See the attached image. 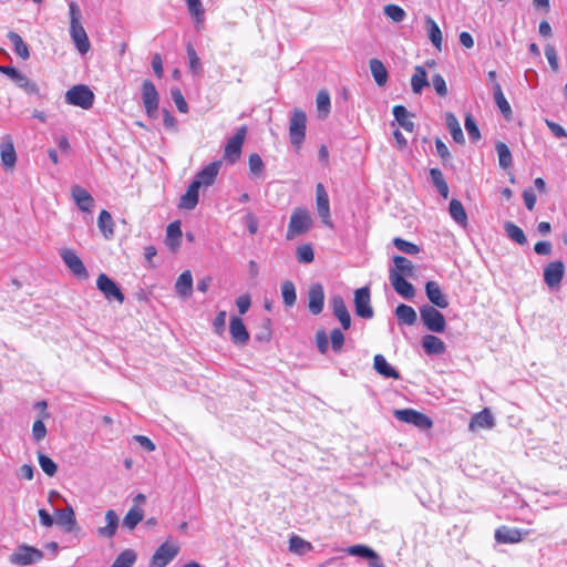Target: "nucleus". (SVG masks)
Returning <instances> with one entry per match:
<instances>
[{"mask_svg":"<svg viewBox=\"0 0 567 567\" xmlns=\"http://www.w3.org/2000/svg\"><path fill=\"white\" fill-rule=\"evenodd\" d=\"M312 226V218L310 213L302 207H297L293 209L290 220L288 224V229L286 233V239L292 240L296 237H299L310 230Z\"/></svg>","mask_w":567,"mask_h":567,"instance_id":"f257e3e1","label":"nucleus"},{"mask_svg":"<svg viewBox=\"0 0 567 567\" xmlns=\"http://www.w3.org/2000/svg\"><path fill=\"white\" fill-rule=\"evenodd\" d=\"M307 115L300 109H295L289 121V137L291 144L299 148L306 137Z\"/></svg>","mask_w":567,"mask_h":567,"instance_id":"f03ea898","label":"nucleus"},{"mask_svg":"<svg viewBox=\"0 0 567 567\" xmlns=\"http://www.w3.org/2000/svg\"><path fill=\"white\" fill-rule=\"evenodd\" d=\"M65 102L70 105L79 106L83 110L92 107L94 93L84 84H78L69 89L65 93Z\"/></svg>","mask_w":567,"mask_h":567,"instance_id":"7ed1b4c3","label":"nucleus"},{"mask_svg":"<svg viewBox=\"0 0 567 567\" xmlns=\"http://www.w3.org/2000/svg\"><path fill=\"white\" fill-rule=\"evenodd\" d=\"M420 317L424 327L435 333L444 332L446 321L444 316L433 306L424 305L420 308Z\"/></svg>","mask_w":567,"mask_h":567,"instance_id":"20e7f679","label":"nucleus"},{"mask_svg":"<svg viewBox=\"0 0 567 567\" xmlns=\"http://www.w3.org/2000/svg\"><path fill=\"white\" fill-rule=\"evenodd\" d=\"M43 558V553L30 545L21 544L17 547L13 554L10 555L9 560L12 565L28 566L40 561Z\"/></svg>","mask_w":567,"mask_h":567,"instance_id":"39448f33","label":"nucleus"},{"mask_svg":"<svg viewBox=\"0 0 567 567\" xmlns=\"http://www.w3.org/2000/svg\"><path fill=\"white\" fill-rule=\"evenodd\" d=\"M330 342L331 348L334 352L338 353L342 350L344 343V336L340 329L334 328L330 332ZM316 344L320 353H327L329 349V337L324 330H318L316 332Z\"/></svg>","mask_w":567,"mask_h":567,"instance_id":"423d86ee","label":"nucleus"},{"mask_svg":"<svg viewBox=\"0 0 567 567\" xmlns=\"http://www.w3.org/2000/svg\"><path fill=\"white\" fill-rule=\"evenodd\" d=\"M246 134L247 127L243 125L236 131L234 136L227 141L224 150L225 161H227L230 164H234L239 159L241 155L243 145L246 138Z\"/></svg>","mask_w":567,"mask_h":567,"instance_id":"0eeeda50","label":"nucleus"},{"mask_svg":"<svg viewBox=\"0 0 567 567\" xmlns=\"http://www.w3.org/2000/svg\"><path fill=\"white\" fill-rule=\"evenodd\" d=\"M179 553L176 543L165 542L153 554L151 567H166Z\"/></svg>","mask_w":567,"mask_h":567,"instance_id":"6e6552de","label":"nucleus"},{"mask_svg":"<svg viewBox=\"0 0 567 567\" xmlns=\"http://www.w3.org/2000/svg\"><path fill=\"white\" fill-rule=\"evenodd\" d=\"M142 100L147 116L155 118L159 104V96L154 83L150 80H145L142 84Z\"/></svg>","mask_w":567,"mask_h":567,"instance_id":"1a4fd4ad","label":"nucleus"},{"mask_svg":"<svg viewBox=\"0 0 567 567\" xmlns=\"http://www.w3.org/2000/svg\"><path fill=\"white\" fill-rule=\"evenodd\" d=\"M394 416L401 422L413 424L422 430H427L433 424L432 420L427 415L413 409L395 410Z\"/></svg>","mask_w":567,"mask_h":567,"instance_id":"9d476101","label":"nucleus"},{"mask_svg":"<svg viewBox=\"0 0 567 567\" xmlns=\"http://www.w3.org/2000/svg\"><path fill=\"white\" fill-rule=\"evenodd\" d=\"M96 287L103 293V296L107 300H116L120 303H123L125 300L124 293L116 285L114 280H112L107 275L100 274L96 279Z\"/></svg>","mask_w":567,"mask_h":567,"instance_id":"9b49d317","label":"nucleus"},{"mask_svg":"<svg viewBox=\"0 0 567 567\" xmlns=\"http://www.w3.org/2000/svg\"><path fill=\"white\" fill-rule=\"evenodd\" d=\"M354 308L357 316L360 318L371 319L373 317L369 287H362L354 291Z\"/></svg>","mask_w":567,"mask_h":567,"instance_id":"f8f14e48","label":"nucleus"},{"mask_svg":"<svg viewBox=\"0 0 567 567\" xmlns=\"http://www.w3.org/2000/svg\"><path fill=\"white\" fill-rule=\"evenodd\" d=\"M60 256L70 271L79 279H86L89 272L81 258L71 249L64 248L60 251Z\"/></svg>","mask_w":567,"mask_h":567,"instance_id":"ddd939ff","label":"nucleus"},{"mask_svg":"<svg viewBox=\"0 0 567 567\" xmlns=\"http://www.w3.org/2000/svg\"><path fill=\"white\" fill-rule=\"evenodd\" d=\"M390 282L398 295L411 300L415 297V288L398 270H389Z\"/></svg>","mask_w":567,"mask_h":567,"instance_id":"4468645a","label":"nucleus"},{"mask_svg":"<svg viewBox=\"0 0 567 567\" xmlns=\"http://www.w3.org/2000/svg\"><path fill=\"white\" fill-rule=\"evenodd\" d=\"M220 167V161L209 163L195 175L193 183L197 184L199 188L212 186L216 181Z\"/></svg>","mask_w":567,"mask_h":567,"instance_id":"2eb2a0df","label":"nucleus"},{"mask_svg":"<svg viewBox=\"0 0 567 567\" xmlns=\"http://www.w3.org/2000/svg\"><path fill=\"white\" fill-rule=\"evenodd\" d=\"M565 275V265L560 260L549 262L544 269V280L551 288H558Z\"/></svg>","mask_w":567,"mask_h":567,"instance_id":"dca6fc26","label":"nucleus"},{"mask_svg":"<svg viewBox=\"0 0 567 567\" xmlns=\"http://www.w3.org/2000/svg\"><path fill=\"white\" fill-rule=\"evenodd\" d=\"M316 202H317V210L322 219V223L328 227H332V221L330 218V204L328 194L321 183L316 186Z\"/></svg>","mask_w":567,"mask_h":567,"instance_id":"f3484780","label":"nucleus"},{"mask_svg":"<svg viewBox=\"0 0 567 567\" xmlns=\"http://www.w3.org/2000/svg\"><path fill=\"white\" fill-rule=\"evenodd\" d=\"M0 156L4 169H12L17 162V153L14 150L12 137L8 134L3 135L0 142Z\"/></svg>","mask_w":567,"mask_h":567,"instance_id":"a211bd4d","label":"nucleus"},{"mask_svg":"<svg viewBox=\"0 0 567 567\" xmlns=\"http://www.w3.org/2000/svg\"><path fill=\"white\" fill-rule=\"evenodd\" d=\"M324 306V290L321 284L317 282L310 286L308 291L309 311L317 316L322 312Z\"/></svg>","mask_w":567,"mask_h":567,"instance_id":"6ab92c4d","label":"nucleus"},{"mask_svg":"<svg viewBox=\"0 0 567 567\" xmlns=\"http://www.w3.org/2000/svg\"><path fill=\"white\" fill-rule=\"evenodd\" d=\"M229 332H230L231 341L236 346L243 347L248 343L249 333H248L241 318L236 317V316L230 318Z\"/></svg>","mask_w":567,"mask_h":567,"instance_id":"aec40b11","label":"nucleus"},{"mask_svg":"<svg viewBox=\"0 0 567 567\" xmlns=\"http://www.w3.org/2000/svg\"><path fill=\"white\" fill-rule=\"evenodd\" d=\"M330 305L332 308V312L334 317L339 320L341 327L344 330H348L351 327V316L348 311L343 298L339 295H336L331 298Z\"/></svg>","mask_w":567,"mask_h":567,"instance_id":"412c9836","label":"nucleus"},{"mask_svg":"<svg viewBox=\"0 0 567 567\" xmlns=\"http://www.w3.org/2000/svg\"><path fill=\"white\" fill-rule=\"evenodd\" d=\"M71 196L80 210L87 213L92 210L94 198L85 188L80 185H73L71 187Z\"/></svg>","mask_w":567,"mask_h":567,"instance_id":"4be33fe9","label":"nucleus"},{"mask_svg":"<svg viewBox=\"0 0 567 567\" xmlns=\"http://www.w3.org/2000/svg\"><path fill=\"white\" fill-rule=\"evenodd\" d=\"M425 293L430 302L441 309L449 307L447 296L443 293L436 281H427L425 284Z\"/></svg>","mask_w":567,"mask_h":567,"instance_id":"5701e85b","label":"nucleus"},{"mask_svg":"<svg viewBox=\"0 0 567 567\" xmlns=\"http://www.w3.org/2000/svg\"><path fill=\"white\" fill-rule=\"evenodd\" d=\"M527 532L522 533L520 529L507 526H501L495 530V540L501 544H516L523 539Z\"/></svg>","mask_w":567,"mask_h":567,"instance_id":"b1692460","label":"nucleus"},{"mask_svg":"<svg viewBox=\"0 0 567 567\" xmlns=\"http://www.w3.org/2000/svg\"><path fill=\"white\" fill-rule=\"evenodd\" d=\"M70 35L72 41L74 42L76 50L81 54H85L89 52L91 43L86 34V31L84 30L82 24L70 25Z\"/></svg>","mask_w":567,"mask_h":567,"instance_id":"393cba45","label":"nucleus"},{"mask_svg":"<svg viewBox=\"0 0 567 567\" xmlns=\"http://www.w3.org/2000/svg\"><path fill=\"white\" fill-rule=\"evenodd\" d=\"M105 522L106 525L103 527H99L96 533L102 538H112L115 536L120 523V518L116 512L113 509L106 511Z\"/></svg>","mask_w":567,"mask_h":567,"instance_id":"a878e982","label":"nucleus"},{"mask_svg":"<svg viewBox=\"0 0 567 567\" xmlns=\"http://www.w3.org/2000/svg\"><path fill=\"white\" fill-rule=\"evenodd\" d=\"M14 84L30 96H42L40 85L23 72L19 74Z\"/></svg>","mask_w":567,"mask_h":567,"instance_id":"bb28decb","label":"nucleus"},{"mask_svg":"<svg viewBox=\"0 0 567 567\" xmlns=\"http://www.w3.org/2000/svg\"><path fill=\"white\" fill-rule=\"evenodd\" d=\"M56 524L68 533L74 530L76 519L72 506H66L64 509L56 511Z\"/></svg>","mask_w":567,"mask_h":567,"instance_id":"cd10ccee","label":"nucleus"},{"mask_svg":"<svg viewBox=\"0 0 567 567\" xmlns=\"http://www.w3.org/2000/svg\"><path fill=\"white\" fill-rule=\"evenodd\" d=\"M175 291L178 296L187 298L193 292V277L189 270L183 271L175 282Z\"/></svg>","mask_w":567,"mask_h":567,"instance_id":"c85d7f7f","label":"nucleus"},{"mask_svg":"<svg viewBox=\"0 0 567 567\" xmlns=\"http://www.w3.org/2000/svg\"><path fill=\"white\" fill-rule=\"evenodd\" d=\"M394 315L400 324L413 326L417 320L416 311L405 303H400L395 308Z\"/></svg>","mask_w":567,"mask_h":567,"instance_id":"c756f323","label":"nucleus"},{"mask_svg":"<svg viewBox=\"0 0 567 567\" xmlns=\"http://www.w3.org/2000/svg\"><path fill=\"white\" fill-rule=\"evenodd\" d=\"M422 347L427 354H443L446 350L445 343L434 334H425L422 338Z\"/></svg>","mask_w":567,"mask_h":567,"instance_id":"7c9ffc66","label":"nucleus"},{"mask_svg":"<svg viewBox=\"0 0 567 567\" xmlns=\"http://www.w3.org/2000/svg\"><path fill=\"white\" fill-rule=\"evenodd\" d=\"M373 367L375 371L384 378L400 379L399 372L388 363L382 354H375L373 359Z\"/></svg>","mask_w":567,"mask_h":567,"instance_id":"2f4dec72","label":"nucleus"},{"mask_svg":"<svg viewBox=\"0 0 567 567\" xmlns=\"http://www.w3.org/2000/svg\"><path fill=\"white\" fill-rule=\"evenodd\" d=\"M371 74L379 86H384L388 82V71L383 62L377 58L369 61Z\"/></svg>","mask_w":567,"mask_h":567,"instance_id":"473e14b6","label":"nucleus"},{"mask_svg":"<svg viewBox=\"0 0 567 567\" xmlns=\"http://www.w3.org/2000/svg\"><path fill=\"white\" fill-rule=\"evenodd\" d=\"M198 190L199 187L193 182L186 189V193L179 199V208L194 209L198 204Z\"/></svg>","mask_w":567,"mask_h":567,"instance_id":"72a5a7b5","label":"nucleus"},{"mask_svg":"<svg viewBox=\"0 0 567 567\" xmlns=\"http://www.w3.org/2000/svg\"><path fill=\"white\" fill-rule=\"evenodd\" d=\"M427 73L421 65H416L414 74L411 78V87L414 94H420L424 87L429 86Z\"/></svg>","mask_w":567,"mask_h":567,"instance_id":"f704fd0d","label":"nucleus"},{"mask_svg":"<svg viewBox=\"0 0 567 567\" xmlns=\"http://www.w3.org/2000/svg\"><path fill=\"white\" fill-rule=\"evenodd\" d=\"M393 115L399 125L406 132L414 131V123L411 120V114L403 105H395L393 107Z\"/></svg>","mask_w":567,"mask_h":567,"instance_id":"c9c22d12","label":"nucleus"},{"mask_svg":"<svg viewBox=\"0 0 567 567\" xmlns=\"http://www.w3.org/2000/svg\"><path fill=\"white\" fill-rule=\"evenodd\" d=\"M445 125H446L447 130L450 131L454 142L458 143V144H463L465 141L464 134H463V131L461 128L457 117L453 113L447 112L445 114Z\"/></svg>","mask_w":567,"mask_h":567,"instance_id":"e433bc0d","label":"nucleus"},{"mask_svg":"<svg viewBox=\"0 0 567 567\" xmlns=\"http://www.w3.org/2000/svg\"><path fill=\"white\" fill-rule=\"evenodd\" d=\"M97 227L105 239H111L114 236V221L107 210H101L97 217Z\"/></svg>","mask_w":567,"mask_h":567,"instance_id":"4c0bfd02","label":"nucleus"},{"mask_svg":"<svg viewBox=\"0 0 567 567\" xmlns=\"http://www.w3.org/2000/svg\"><path fill=\"white\" fill-rule=\"evenodd\" d=\"M425 24L430 41L439 51H441L443 37L439 24L429 16L425 17Z\"/></svg>","mask_w":567,"mask_h":567,"instance_id":"58836bf2","label":"nucleus"},{"mask_svg":"<svg viewBox=\"0 0 567 567\" xmlns=\"http://www.w3.org/2000/svg\"><path fill=\"white\" fill-rule=\"evenodd\" d=\"M494 426V417L488 409H484L483 411L476 413L471 422L470 429H491Z\"/></svg>","mask_w":567,"mask_h":567,"instance_id":"ea45409f","label":"nucleus"},{"mask_svg":"<svg viewBox=\"0 0 567 567\" xmlns=\"http://www.w3.org/2000/svg\"><path fill=\"white\" fill-rule=\"evenodd\" d=\"M182 229L179 221H173L166 229V245L173 250H177L181 244Z\"/></svg>","mask_w":567,"mask_h":567,"instance_id":"a19ab883","label":"nucleus"},{"mask_svg":"<svg viewBox=\"0 0 567 567\" xmlns=\"http://www.w3.org/2000/svg\"><path fill=\"white\" fill-rule=\"evenodd\" d=\"M7 37L13 47L14 53L22 60H28L30 58V51L21 35L14 31H10Z\"/></svg>","mask_w":567,"mask_h":567,"instance_id":"79ce46f5","label":"nucleus"},{"mask_svg":"<svg viewBox=\"0 0 567 567\" xmlns=\"http://www.w3.org/2000/svg\"><path fill=\"white\" fill-rule=\"evenodd\" d=\"M449 212L455 223L465 227L467 225V215L458 199L453 198L449 205Z\"/></svg>","mask_w":567,"mask_h":567,"instance_id":"37998d69","label":"nucleus"},{"mask_svg":"<svg viewBox=\"0 0 567 567\" xmlns=\"http://www.w3.org/2000/svg\"><path fill=\"white\" fill-rule=\"evenodd\" d=\"M311 543L305 540L303 538L292 535L289 538V550L296 555H305L308 551L312 550Z\"/></svg>","mask_w":567,"mask_h":567,"instance_id":"c03bdc74","label":"nucleus"},{"mask_svg":"<svg viewBox=\"0 0 567 567\" xmlns=\"http://www.w3.org/2000/svg\"><path fill=\"white\" fill-rule=\"evenodd\" d=\"M143 509L137 506H133L124 516L123 526L132 530L137 526V524L143 519Z\"/></svg>","mask_w":567,"mask_h":567,"instance_id":"a18cd8bd","label":"nucleus"},{"mask_svg":"<svg viewBox=\"0 0 567 567\" xmlns=\"http://www.w3.org/2000/svg\"><path fill=\"white\" fill-rule=\"evenodd\" d=\"M430 177L437 192L442 195V197L447 198L449 196V186L444 179L442 172L439 168L430 169Z\"/></svg>","mask_w":567,"mask_h":567,"instance_id":"49530a36","label":"nucleus"},{"mask_svg":"<svg viewBox=\"0 0 567 567\" xmlns=\"http://www.w3.org/2000/svg\"><path fill=\"white\" fill-rule=\"evenodd\" d=\"M281 296L286 307L295 306L297 301V293L295 284L290 280H286L281 284Z\"/></svg>","mask_w":567,"mask_h":567,"instance_id":"de8ad7c7","label":"nucleus"},{"mask_svg":"<svg viewBox=\"0 0 567 567\" xmlns=\"http://www.w3.org/2000/svg\"><path fill=\"white\" fill-rule=\"evenodd\" d=\"M495 148L498 156L499 166L504 169L511 167L513 164V157L508 146L503 142H497Z\"/></svg>","mask_w":567,"mask_h":567,"instance_id":"09e8293b","label":"nucleus"},{"mask_svg":"<svg viewBox=\"0 0 567 567\" xmlns=\"http://www.w3.org/2000/svg\"><path fill=\"white\" fill-rule=\"evenodd\" d=\"M394 267L390 270H398L402 276L412 277L414 271V266L411 260L403 256H394L393 257Z\"/></svg>","mask_w":567,"mask_h":567,"instance_id":"8fccbe9b","label":"nucleus"},{"mask_svg":"<svg viewBox=\"0 0 567 567\" xmlns=\"http://www.w3.org/2000/svg\"><path fill=\"white\" fill-rule=\"evenodd\" d=\"M504 229L506 235L515 243L519 245H525L527 243V238L522 228L515 225L512 221H507L504 225Z\"/></svg>","mask_w":567,"mask_h":567,"instance_id":"3c124183","label":"nucleus"},{"mask_svg":"<svg viewBox=\"0 0 567 567\" xmlns=\"http://www.w3.org/2000/svg\"><path fill=\"white\" fill-rule=\"evenodd\" d=\"M316 104L319 117H326L330 112V95L328 91H319V93L317 94Z\"/></svg>","mask_w":567,"mask_h":567,"instance_id":"603ef678","label":"nucleus"},{"mask_svg":"<svg viewBox=\"0 0 567 567\" xmlns=\"http://www.w3.org/2000/svg\"><path fill=\"white\" fill-rule=\"evenodd\" d=\"M136 558L137 556L133 549H125L115 558L112 567H132Z\"/></svg>","mask_w":567,"mask_h":567,"instance_id":"864d4df0","label":"nucleus"},{"mask_svg":"<svg viewBox=\"0 0 567 567\" xmlns=\"http://www.w3.org/2000/svg\"><path fill=\"white\" fill-rule=\"evenodd\" d=\"M297 260L301 264H310L315 259L313 248L310 244H302L296 249Z\"/></svg>","mask_w":567,"mask_h":567,"instance_id":"5fc2aeb1","label":"nucleus"},{"mask_svg":"<svg viewBox=\"0 0 567 567\" xmlns=\"http://www.w3.org/2000/svg\"><path fill=\"white\" fill-rule=\"evenodd\" d=\"M347 553L365 559L377 558V553L365 545H353L347 548Z\"/></svg>","mask_w":567,"mask_h":567,"instance_id":"6e6d98bb","label":"nucleus"},{"mask_svg":"<svg viewBox=\"0 0 567 567\" xmlns=\"http://www.w3.org/2000/svg\"><path fill=\"white\" fill-rule=\"evenodd\" d=\"M248 165L250 174L254 175L255 177L260 176L265 169L264 161L257 153L249 155Z\"/></svg>","mask_w":567,"mask_h":567,"instance_id":"4d7b16f0","label":"nucleus"},{"mask_svg":"<svg viewBox=\"0 0 567 567\" xmlns=\"http://www.w3.org/2000/svg\"><path fill=\"white\" fill-rule=\"evenodd\" d=\"M384 14L394 22H402L406 16L405 11L398 4H386Z\"/></svg>","mask_w":567,"mask_h":567,"instance_id":"13d9d810","label":"nucleus"},{"mask_svg":"<svg viewBox=\"0 0 567 567\" xmlns=\"http://www.w3.org/2000/svg\"><path fill=\"white\" fill-rule=\"evenodd\" d=\"M393 245L399 250H401L402 252L408 254V255H416V254L420 252L419 246H416L415 244L410 243V241H408L405 239H402L400 237H395L393 239Z\"/></svg>","mask_w":567,"mask_h":567,"instance_id":"bf43d9fd","label":"nucleus"},{"mask_svg":"<svg viewBox=\"0 0 567 567\" xmlns=\"http://www.w3.org/2000/svg\"><path fill=\"white\" fill-rule=\"evenodd\" d=\"M38 460H39V465H40L41 470L48 476H53L56 473L58 466L49 456H47L45 454L39 453Z\"/></svg>","mask_w":567,"mask_h":567,"instance_id":"052dcab7","label":"nucleus"},{"mask_svg":"<svg viewBox=\"0 0 567 567\" xmlns=\"http://www.w3.org/2000/svg\"><path fill=\"white\" fill-rule=\"evenodd\" d=\"M465 130L473 142L481 138L478 126L471 114H466L464 122Z\"/></svg>","mask_w":567,"mask_h":567,"instance_id":"680f3d73","label":"nucleus"},{"mask_svg":"<svg viewBox=\"0 0 567 567\" xmlns=\"http://www.w3.org/2000/svg\"><path fill=\"white\" fill-rule=\"evenodd\" d=\"M192 16L196 18L197 24L203 22L204 9L200 0H185Z\"/></svg>","mask_w":567,"mask_h":567,"instance_id":"e2e57ef3","label":"nucleus"},{"mask_svg":"<svg viewBox=\"0 0 567 567\" xmlns=\"http://www.w3.org/2000/svg\"><path fill=\"white\" fill-rule=\"evenodd\" d=\"M172 99L181 113H187L188 105L178 87L172 89Z\"/></svg>","mask_w":567,"mask_h":567,"instance_id":"0e129e2a","label":"nucleus"},{"mask_svg":"<svg viewBox=\"0 0 567 567\" xmlns=\"http://www.w3.org/2000/svg\"><path fill=\"white\" fill-rule=\"evenodd\" d=\"M47 436V427L43 423V419L40 417L34 421L32 425V437L35 442L42 441Z\"/></svg>","mask_w":567,"mask_h":567,"instance_id":"69168bd1","label":"nucleus"},{"mask_svg":"<svg viewBox=\"0 0 567 567\" xmlns=\"http://www.w3.org/2000/svg\"><path fill=\"white\" fill-rule=\"evenodd\" d=\"M432 84L434 86L435 92L440 96H445L447 94V86L444 78L441 74H435L432 78Z\"/></svg>","mask_w":567,"mask_h":567,"instance_id":"338daca9","label":"nucleus"},{"mask_svg":"<svg viewBox=\"0 0 567 567\" xmlns=\"http://www.w3.org/2000/svg\"><path fill=\"white\" fill-rule=\"evenodd\" d=\"M494 100H495V103L497 105V107L499 109V111L502 112V114L505 116V117H508L511 114H512V109H511V105L509 103L507 102L504 93L503 94H498L496 96H494Z\"/></svg>","mask_w":567,"mask_h":567,"instance_id":"774afa93","label":"nucleus"}]
</instances>
